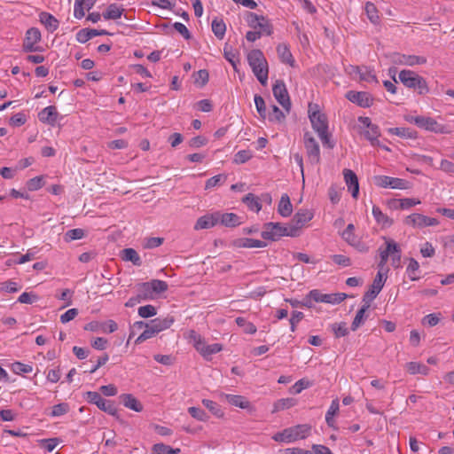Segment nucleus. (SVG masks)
<instances>
[{
	"label": "nucleus",
	"mask_w": 454,
	"mask_h": 454,
	"mask_svg": "<svg viewBox=\"0 0 454 454\" xmlns=\"http://www.w3.org/2000/svg\"><path fill=\"white\" fill-rule=\"evenodd\" d=\"M247 59L254 76L262 86H265L268 81L269 66L262 51L259 49L251 50Z\"/></svg>",
	"instance_id": "obj_1"
},
{
	"label": "nucleus",
	"mask_w": 454,
	"mask_h": 454,
	"mask_svg": "<svg viewBox=\"0 0 454 454\" xmlns=\"http://www.w3.org/2000/svg\"><path fill=\"white\" fill-rule=\"evenodd\" d=\"M174 322L173 316H168L164 318L157 317L152 320L150 324L146 325V329L137 338L135 342L137 344L144 342L160 332L168 329Z\"/></svg>",
	"instance_id": "obj_2"
},
{
	"label": "nucleus",
	"mask_w": 454,
	"mask_h": 454,
	"mask_svg": "<svg viewBox=\"0 0 454 454\" xmlns=\"http://www.w3.org/2000/svg\"><path fill=\"white\" fill-rule=\"evenodd\" d=\"M310 430L311 427L309 425H297L275 434L272 439L276 442H292L298 439H305L309 434Z\"/></svg>",
	"instance_id": "obj_3"
},
{
	"label": "nucleus",
	"mask_w": 454,
	"mask_h": 454,
	"mask_svg": "<svg viewBox=\"0 0 454 454\" xmlns=\"http://www.w3.org/2000/svg\"><path fill=\"white\" fill-rule=\"evenodd\" d=\"M399 80L407 88L418 90L419 94L424 95L429 91L426 80L411 70H402Z\"/></svg>",
	"instance_id": "obj_4"
},
{
	"label": "nucleus",
	"mask_w": 454,
	"mask_h": 454,
	"mask_svg": "<svg viewBox=\"0 0 454 454\" xmlns=\"http://www.w3.org/2000/svg\"><path fill=\"white\" fill-rule=\"evenodd\" d=\"M263 231L261 233V237L263 239L277 241L279 240L282 237L289 235V225H283L280 223H273L269 222L263 224Z\"/></svg>",
	"instance_id": "obj_5"
},
{
	"label": "nucleus",
	"mask_w": 454,
	"mask_h": 454,
	"mask_svg": "<svg viewBox=\"0 0 454 454\" xmlns=\"http://www.w3.org/2000/svg\"><path fill=\"white\" fill-rule=\"evenodd\" d=\"M314 216V214L308 209H300L293 216L289 225V235L292 238L299 237L302 227L305 226Z\"/></svg>",
	"instance_id": "obj_6"
},
{
	"label": "nucleus",
	"mask_w": 454,
	"mask_h": 454,
	"mask_svg": "<svg viewBox=\"0 0 454 454\" xmlns=\"http://www.w3.org/2000/svg\"><path fill=\"white\" fill-rule=\"evenodd\" d=\"M85 398L90 403L96 404L99 410L112 416H116L118 413L114 403L111 400L104 399L98 392L88 391L85 393Z\"/></svg>",
	"instance_id": "obj_7"
},
{
	"label": "nucleus",
	"mask_w": 454,
	"mask_h": 454,
	"mask_svg": "<svg viewBox=\"0 0 454 454\" xmlns=\"http://www.w3.org/2000/svg\"><path fill=\"white\" fill-rule=\"evenodd\" d=\"M404 224L412 226L414 228H424L427 226H435L439 224V221L434 217L414 213L408 215L404 221Z\"/></svg>",
	"instance_id": "obj_8"
},
{
	"label": "nucleus",
	"mask_w": 454,
	"mask_h": 454,
	"mask_svg": "<svg viewBox=\"0 0 454 454\" xmlns=\"http://www.w3.org/2000/svg\"><path fill=\"white\" fill-rule=\"evenodd\" d=\"M304 146L306 148L309 162L311 164H318L320 162L319 145L309 132L304 134Z\"/></svg>",
	"instance_id": "obj_9"
},
{
	"label": "nucleus",
	"mask_w": 454,
	"mask_h": 454,
	"mask_svg": "<svg viewBox=\"0 0 454 454\" xmlns=\"http://www.w3.org/2000/svg\"><path fill=\"white\" fill-rule=\"evenodd\" d=\"M272 92L277 101L286 112H289L291 108V101L284 81L277 80L272 87Z\"/></svg>",
	"instance_id": "obj_10"
},
{
	"label": "nucleus",
	"mask_w": 454,
	"mask_h": 454,
	"mask_svg": "<svg viewBox=\"0 0 454 454\" xmlns=\"http://www.w3.org/2000/svg\"><path fill=\"white\" fill-rule=\"evenodd\" d=\"M41 40V32L36 27L29 28L23 42L22 49L25 52L41 51L43 49L35 44Z\"/></svg>",
	"instance_id": "obj_11"
},
{
	"label": "nucleus",
	"mask_w": 454,
	"mask_h": 454,
	"mask_svg": "<svg viewBox=\"0 0 454 454\" xmlns=\"http://www.w3.org/2000/svg\"><path fill=\"white\" fill-rule=\"evenodd\" d=\"M374 183L377 186L382 188L393 189H407L409 188V182L405 179L391 177L387 176H374Z\"/></svg>",
	"instance_id": "obj_12"
},
{
	"label": "nucleus",
	"mask_w": 454,
	"mask_h": 454,
	"mask_svg": "<svg viewBox=\"0 0 454 454\" xmlns=\"http://www.w3.org/2000/svg\"><path fill=\"white\" fill-rule=\"evenodd\" d=\"M419 128L436 134H450L451 132L448 125L439 123L432 117L422 116Z\"/></svg>",
	"instance_id": "obj_13"
},
{
	"label": "nucleus",
	"mask_w": 454,
	"mask_h": 454,
	"mask_svg": "<svg viewBox=\"0 0 454 454\" xmlns=\"http://www.w3.org/2000/svg\"><path fill=\"white\" fill-rule=\"evenodd\" d=\"M346 98L350 102L356 104L360 107H369L372 105L373 101L371 94L366 91L349 90L347 92Z\"/></svg>",
	"instance_id": "obj_14"
},
{
	"label": "nucleus",
	"mask_w": 454,
	"mask_h": 454,
	"mask_svg": "<svg viewBox=\"0 0 454 454\" xmlns=\"http://www.w3.org/2000/svg\"><path fill=\"white\" fill-rule=\"evenodd\" d=\"M383 286V275L380 271H379L373 280L372 285L370 286L369 290L365 292V294H364L363 302L371 303L380 294Z\"/></svg>",
	"instance_id": "obj_15"
},
{
	"label": "nucleus",
	"mask_w": 454,
	"mask_h": 454,
	"mask_svg": "<svg viewBox=\"0 0 454 454\" xmlns=\"http://www.w3.org/2000/svg\"><path fill=\"white\" fill-rule=\"evenodd\" d=\"M309 117L315 131L318 133L325 132L328 129V121L325 114H321L319 111L311 112V105H309Z\"/></svg>",
	"instance_id": "obj_16"
},
{
	"label": "nucleus",
	"mask_w": 454,
	"mask_h": 454,
	"mask_svg": "<svg viewBox=\"0 0 454 454\" xmlns=\"http://www.w3.org/2000/svg\"><path fill=\"white\" fill-rule=\"evenodd\" d=\"M343 176L348 186V190L351 192L354 199H356L359 194V183L356 173L351 170L345 168L343 170Z\"/></svg>",
	"instance_id": "obj_17"
},
{
	"label": "nucleus",
	"mask_w": 454,
	"mask_h": 454,
	"mask_svg": "<svg viewBox=\"0 0 454 454\" xmlns=\"http://www.w3.org/2000/svg\"><path fill=\"white\" fill-rule=\"evenodd\" d=\"M59 116L56 106H49L38 113V119L41 122L54 126Z\"/></svg>",
	"instance_id": "obj_18"
},
{
	"label": "nucleus",
	"mask_w": 454,
	"mask_h": 454,
	"mask_svg": "<svg viewBox=\"0 0 454 454\" xmlns=\"http://www.w3.org/2000/svg\"><path fill=\"white\" fill-rule=\"evenodd\" d=\"M364 136L368 141H370L372 146L380 147L387 152L390 151V149L387 146L381 145V143L379 140V137H380V130L378 125H371L367 129V130L364 132Z\"/></svg>",
	"instance_id": "obj_19"
},
{
	"label": "nucleus",
	"mask_w": 454,
	"mask_h": 454,
	"mask_svg": "<svg viewBox=\"0 0 454 454\" xmlns=\"http://www.w3.org/2000/svg\"><path fill=\"white\" fill-rule=\"evenodd\" d=\"M394 62L407 66H415L425 64L427 62V59L422 56L395 53Z\"/></svg>",
	"instance_id": "obj_20"
},
{
	"label": "nucleus",
	"mask_w": 454,
	"mask_h": 454,
	"mask_svg": "<svg viewBox=\"0 0 454 454\" xmlns=\"http://www.w3.org/2000/svg\"><path fill=\"white\" fill-rule=\"evenodd\" d=\"M218 223L216 212L207 214L198 218L194 230L200 231L204 229H210Z\"/></svg>",
	"instance_id": "obj_21"
},
{
	"label": "nucleus",
	"mask_w": 454,
	"mask_h": 454,
	"mask_svg": "<svg viewBox=\"0 0 454 454\" xmlns=\"http://www.w3.org/2000/svg\"><path fill=\"white\" fill-rule=\"evenodd\" d=\"M218 223L226 227H236L241 224L240 217L234 213L216 212Z\"/></svg>",
	"instance_id": "obj_22"
},
{
	"label": "nucleus",
	"mask_w": 454,
	"mask_h": 454,
	"mask_svg": "<svg viewBox=\"0 0 454 454\" xmlns=\"http://www.w3.org/2000/svg\"><path fill=\"white\" fill-rule=\"evenodd\" d=\"M123 405L134 411H143V404L131 394H122L119 396Z\"/></svg>",
	"instance_id": "obj_23"
},
{
	"label": "nucleus",
	"mask_w": 454,
	"mask_h": 454,
	"mask_svg": "<svg viewBox=\"0 0 454 454\" xmlns=\"http://www.w3.org/2000/svg\"><path fill=\"white\" fill-rule=\"evenodd\" d=\"M386 243V247L383 249L381 247L379 248L380 257L382 261H387L391 254L398 252L399 245L393 239L383 238Z\"/></svg>",
	"instance_id": "obj_24"
},
{
	"label": "nucleus",
	"mask_w": 454,
	"mask_h": 454,
	"mask_svg": "<svg viewBox=\"0 0 454 454\" xmlns=\"http://www.w3.org/2000/svg\"><path fill=\"white\" fill-rule=\"evenodd\" d=\"M40 22L45 27L49 32H54L58 29L59 22L51 13L43 12L39 15Z\"/></svg>",
	"instance_id": "obj_25"
},
{
	"label": "nucleus",
	"mask_w": 454,
	"mask_h": 454,
	"mask_svg": "<svg viewBox=\"0 0 454 454\" xmlns=\"http://www.w3.org/2000/svg\"><path fill=\"white\" fill-rule=\"evenodd\" d=\"M371 303H364L362 305V307L358 309V311L356 314V317L351 324V330L356 331L358 327L363 325L365 321V319L368 317V314L366 313L368 309L370 308Z\"/></svg>",
	"instance_id": "obj_26"
},
{
	"label": "nucleus",
	"mask_w": 454,
	"mask_h": 454,
	"mask_svg": "<svg viewBox=\"0 0 454 454\" xmlns=\"http://www.w3.org/2000/svg\"><path fill=\"white\" fill-rule=\"evenodd\" d=\"M277 52L280 60L291 67H294V59L288 48L285 43H280L277 46Z\"/></svg>",
	"instance_id": "obj_27"
},
{
	"label": "nucleus",
	"mask_w": 454,
	"mask_h": 454,
	"mask_svg": "<svg viewBox=\"0 0 454 454\" xmlns=\"http://www.w3.org/2000/svg\"><path fill=\"white\" fill-rule=\"evenodd\" d=\"M278 212L283 217H288L293 212V206L290 201V198L286 193L281 196L280 201L278 207Z\"/></svg>",
	"instance_id": "obj_28"
},
{
	"label": "nucleus",
	"mask_w": 454,
	"mask_h": 454,
	"mask_svg": "<svg viewBox=\"0 0 454 454\" xmlns=\"http://www.w3.org/2000/svg\"><path fill=\"white\" fill-rule=\"evenodd\" d=\"M339 410H340L339 399L335 398L334 400L332 401L331 405L325 414L326 424L330 427H333V429H337V427H335V420H334L333 417L339 412Z\"/></svg>",
	"instance_id": "obj_29"
},
{
	"label": "nucleus",
	"mask_w": 454,
	"mask_h": 454,
	"mask_svg": "<svg viewBox=\"0 0 454 454\" xmlns=\"http://www.w3.org/2000/svg\"><path fill=\"white\" fill-rule=\"evenodd\" d=\"M223 395L226 401L233 406L239 407L241 409H247L250 406V402L242 395L228 394H224Z\"/></svg>",
	"instance_id": "obj_30"
},
{
	"label": "nucleus",
	"mask_w": 454,
	"mask_h": 454,
	"mask_svg": "<svg viewBox=\"0 0 454 454\" xmlns=\"http://www.w3.org/2000/svg\"><path fill=\"white\" fill-rule=\"evenodd\" d=\"M123 12V8H121L116 4H111L107 6L102 16L105 20H117L121 17Z\"/></svg>",
	"instance_id": "obj_31"
},
{
	"label": "nucleus",
	"mask_w": 454,
	"mask_h": 454,
	"mask_svg": "<svg viewBox=\"0 0 454 454\" xmlns=\"http://www.w3.org/2000/svg\"><path fill=\"white\" fill-rule=\"evenodd\" d=\"M121 259L126 262H131L136 266L142 265V260L140 256L133 248H124L121 251Z\"/></svg>",
	"instance_id": "obj_32"
},
{
	"label": "nucleus",
	"mask_w": 454,
	"mask_h": 454,
	"mask_svg": "<svg viewBox=\"0 0 454 454\" xmlns=\"http://www.w3.org/2000/svg\"><path fill=\"white\" fill-rule=\"evenodd\" d=\"M387 132L392 135L411 139H416L418 137L417 131L410 128H389Z\"/></svg>",
	"instance_id": "obj_33"
},
{
	"label": "nucleus",
	"mask_w": 454,
	"mask_h": 454,
	"mask_svg": "<svg viewBox=\"0 0 454 454\" xmlns=\"http://www.w3.org/2000/svg\"><path fill=\"white\" fill-rule=\"evenodd\" d=\"M137 295L142 301L154 299V294L151 289L149 282H143L137 286Z\"/></svg>",
	"instance_id": "obj_34"
},
{
	"label": "nucleus",
	"mask_w": 454,
	"mask_h": 454,
	"mask_svg": "<svg viewBox=\"0 0 454 454\" xmlns=\"http://www.w3.org/2000/svg\"><path fill=\"white\" fill-rule=\"evenodd\" d=\"M372 215L379 224L382 227H390L393 224V220L387 215L383 214L380 208L377 206L372 207Z\"/></svg>",
	"instance_id": "obj_35"
},
{
	"label": "nucleus",
	"mask_w": 454,
	"mask_h": 454,
	"mask_svg": "<svg viewBox=\"0 0 454 454\" xmlns=\"http://www.w3.org/2000/svg\"><path fill=\"white\" fill-rule=\"evenodd\" d=\"M242 201L247 206V207L258 213L262 209V204L260 202L259 197H256L253 193H247L243 199Z\"/></svg>",
	"instance_id": "obj_36"
},
{
	"label": "nucleus",
	"mask_w": 454,
	"mask_h": 454,
	"mask_svg": "<svg viewBox=\"0 0 454 454\" xmlns=\"http://www.w3.org/2000/svg\"><path fill=\"white\" fill-rule=\"evenodd\" d=\"M406 369L409 373L414 375V374H422V375H427L429 372V368L420 363L417 362H409L406 364Z\"/></svg>",
	"instance_id": "obj_37"
},
{
	"label": "nucleus",
	"mask_w": 454,
	"mask_h": 454,
	"mask_svg": "<svg viewBox=\"0 0 454 454\" xmlns=\"http://www.w3.org/2000/svg\"><path fill=\"white\" fill-rule=\"evenodd\" d=\"M236 244L239 247H248V248H253V247L262 248V247H265L267 246V244L264 241H262L259 239H248V238L239 239V240H237Z\"/></svg>",
	"instance_id": "obj_38"
},
{
	"label": "nucleus",
	"mask_w": 454,
	"mask_h": 454,
	"mask_svg": "<svg viewBox=\"0 0 454 454\" xmlns=\"http://www.w3.org/2000/svg\"><path fill=\"white\" fill-rule=\"evenodd\" d=\"M212 31L218 39H223L226 32V25L223 20L215 18L212 21Z\"/></svg>",
	"instance_id": "obj_39"
},
{
	"label": "nucleus",
	"mask_w": 454,
	"mask_h": 454,
	"mask_svg": "<svg viewBox=\"0 0 454 454\" xmlns=\"http://www.w3.org/2000/svg\"><path fill=\"white\" fill-rule=\"evenodd\" d=\"M95 36L97 33L94 28H82L76 33V40L81 43H85Z\"/></svg>",
	"instance_id": "obj_40"
},
{
	"label": "nucleus",
	"mask_w": 454,
	"mask_h": 454,
	"mask_svg": "<svg viewBox=\"0 0 454 454\" xmlns=\"http://www.w3.org/2000/svg\"><path fill=\"white\" fill-rule=\"evenodd\" d=\"M260 22L257 24V31L261 32L263 35H271L273 33V27L270 20L265 16H261Z\"/></svg>",
	"instance_id": "obj_41"
},
{
	"label": "nucleus",
	"mask_w": 454,
	"mask_h": 454,
	"mask_svg": "<svg viewBox=\"0 0 454 454\" xmlns=\"http://www.w3.org/2000/svg\"><path fill=\"white\" fill-rule=\"evenodd\" d=\"M365 12H366L368 19L370 20V21L372 24H375V25L379 24L380 16L378 14V10L374 4H372L371 2H367L365 4Z\"/></svg>",
	"instance_id": "obj_42"
},
{
	"label": "nucleus",
	"mask_w": 454,
	"mask_h": 454,
	"mask_svg": "<svg viewBox=\"0 0 454 454\" xmlns=\"http://www.w3.org/2000/svg\"><path fill=\"white\" fill-rule=\"evenodd\" d=\"M202 403L215 417H217V418H223V417L224 412L223 411V410L221 409V406L217 403H215V402H214L212 400L203 399L202 400Z\"/></svg>",
	"instance_id": "obj_43"
},
{
	"label": "nucleus",
	"mask_w": 454,
	"mask_h": 454,
	"mask_svg": "<svg viewBox=\"0 0 454 454\" xmlns=\"http://www.w3.org/2000/svg\"><path fill=\"white\" fill-rule=\"evenodd\" d=\"M153 452L154 454H178L180 449H173L164 443H156L153 446Z\"/></svg>",
	"instance_id": "obj_44"
},
{
	"label": "nucleus",
	"mask_w": 454,
	"mask_h": 454,
	"mask_svg": "<svg viewBox=\"0 0 454 454\" xmlns=\"http://www.w3.org/2000/svg\"><path fill=\"white\" fill-rule=\"evenodd\" d=\"M85 236V231L80 228L67 231L64 235V240L67 243L81 239Z\"/></svg>",
	"instance_id": "obj_45"
},
{
	"label": "nucleus",
	"mask_w": 454,
	"mask_h": 454,
	"mask_svg": "<svg viewBox=\"0 0 454 454\" xmlns=\"http://www.w3.org/2000/svg\"><path fill=\"white\" fill-rule=\"evenodd\" d=\"M330 327L335 338L344 337L348 334V329L345 322L334 323Z\"/></svg>",
	"instance_id": "obj_46"
},
{
	"label": "nucleus",
	"mask_w": 454,
	"mask_h": 454,
	"mask_svg": "<svg viewBox=\"0 0 454 454\" xmlns=\"http://www.w3.org/2000/svg\"><path fill=\"white\" fill-rule=\"evenodd\" d=\"M149 284L151 286V289L154 294V297L159 294L166 292L168 287L167 282L159 279H153L149 281Z\"/></svg>",
	"instance_id": "obj_47"
},
{
	"label": "nucleus",
	"mask_w": 454,
	"mask_h": 454,
	"mask_svg": "<svg viewBox=\"0 0 454 454\" xmlns=\"http://www.w3.org/2000/svg\"><path fill=\"white\" fill-rule=\"evenodd\" d=\"M323 298L325 303L339 304L347 298V294L344 293L325 294Z\"/></svg>",
	"instance_id": "obj_48"
},
{
	"label": "nucleus",
	"mask_w": 454,
	"mask_h": 454,
	"mask_svg": "<svg viewBox=\"0 0 454 454\" xmlns=\"http://www.w3.org/2000/svg\"><path fill=\"white\" fill-rule=\"evenodd\" d=\"M11 369L12 372L19 375L23 373H30L33 371L32 365L23 364L21 362H14L12 364Z\"/></svg>",
	"instance_id": "obj_49"
},
{
	"label": "nucleus",
	"mask_w": 454,
	"mask_h": 454,
	"mask_svg": "<svg viewBox=\"0 0 454 454\" xmlns=\"http://www.w3.org/2000/svg\"><path fill=\"white\" fill-rule=\"evenodd\" d=\"M235 321L239 326L243 327L246 333L254 334L257 331L256 326L253 323L247 322L244 317H239Z\"/></svg>",
	"instance_id": "obj_50"
},
{
	"label": "nucleus",
	"mask_w": 454,
	"mask_h": 454,
	"mask_svg": "<svg viewBox=\"0 0 454 454\" xmlns=\"http://www.w3.org/2000/svg\"><path fill=\"white\" fill-rule=\"evenodd\" d=\"M223 55H224V58L226 59V60H228L231 63L233 69L235 71H238L237 63L239 62V59H238L237 54L233 51V49L231 47H228L226 45L223 49Z\"/></svg>",
	"instance_id": "obj_51"
},
{
	"label": "nucleus",
	"mask_w": 454,
	"mask_h": 454,
	"mask_svg": "<svg viewBox=\"0 0 454 454\" xmlns=\"http://www.w3.org/2000/svg\"><path fill=\"white\" fill-rule=\"evenodd\" d=\"M419 268V262L414 258H410L406 270L411 281H416L419 278V277L416 275V272L418 271Z\"/></svg>",
	"instance_id": "obj_52"
},
{
	"label": "nucleus",
	"mask_w": 454,
	"mask_h": 454,
	"mask_svg": "<svg viewBox=\"0 0 454 454\" xmlns=\"http://www.w3.org/2000/svg\"><path fill=\"white\" fill-rule=\"evenodd\" d=\"M222 349H223V346H222V344H219V343L207 345V347L205 348V350L203 351L201 356L206 360H210L212 355L220 352Z\"/></svg>",
	"instance_id": "obj_53"
},
{
	"label": "nucleus",
	"mask_w": 454,
	"mask_h": 454,
	"mask_svg": "<svg viewBox=\"0 0 454 454\" xmlns=\"http://www.w3.org/2000/svg\"><path fill=\"white\" fill-rule=\"evenodd\" d=\"M209 79V74L206 69H200L194 74V82L200 87L205 86Z\"/></svg>",
	"instance_id": "obj_54"
},
{
	"label": "nucleus",
	"mask_w": 454,
	"mask_h": 454,
	"mask_svg": "<svg viewBox=\"0 0 454 454\" xmlns=\"http://www.w3.org/2000/svg\"><path fill=\"white\" fill-rule=\"evenodd\" d=\"M43 185H44V181H43V177L42 176L33 177V178L29 179L26 184L27 190L30 192L37 191L40 188H42Z\"/></svg>",
	"instance_id": "obj_55"
},
{
	"label": "nucleus",
	"mask_w": 454,
	"mask_h": 454,
	"mask_svg": "<svg viewBox=\"0 0 454 454\" xmlns=\"http://www.w3.org/2000/svg\"><path fill=\"white\" fill-rule=\"evenodd\" d=\"M355 226L353 223L348 224L344 231L342 232V238L349 244L356 245V237L354 234Z\"/></svg>",
	"instance_id": "obj_56"
},
{
	"label": "nucleus",
	"mask_w": 454,
	"mask_h": 454,
	"mask_svg": "<svg viewBox=\"0 0 454 454\" xmlns=\"http://www.w3.org/2000/svg\"><path fill=\"white\" fill-rule=\"evenodd\" d=\"M394 203L399 204V207L401 209H408L413 206L420 204V200H415L412 198H405V199H400V200L394 199Z\"/></svg>",
	"instance_id": "obj_57"
},
{
	"label": "nucleus",
	"mask_w": 454,
	"mask_h": 454,
	"mask_svg": "<svg viewBox=\"0 0 454 454\" xmlns=\"http://www.w3.org/2000/svg\"><path fill=\"white\" fill-rule=\"evenodd\" d=\"M188 412L192 418L199 421H207L209 419L205 411L199 407H190Z\"/></svg>",
	"instance_id": "obj_58"
},
{
	"label": "nucleus",
	"mask_w": 454,
	"mask_h": 454,
	"mask_svg": "<svg viewBox=\"0 0 454 454\" xmlns=\"http://www.w3.org/2000/svg\"><path fill=\"white\" fill-rule=\"evenodd\" d=\"M359 77L362 81H365L368 82H377V77L373 73V70L367 67H362L361 73L359 74Z\"/></svg>",
	"instance_id": "obj_59"
},
{
	"label": "nucleus",
	"mask_w": 454,
	"mask_h": 454,
	"mask_svg": "<svg viewBox=\"0 0 454 454\" xmlns=\"http://www.w3.org/2000/svg\"><path fill=\"white\" fill-rule=\"evenodd\" d=\"M294 405V400L292 398L279 399L274 403L273 412L288 409Z\"/></svg>",
	"instance_id": "obj_60"
},
{
	"label": "nucleus",
	"mask_w": 454,
	"mask_h": 454,
	"mask_svg": "<svg viewBox=\"0 0 454 454\" xmlns=\"http://www.w3.org/2000/svg\"><path fill=\"white\" fill-rule=\"evenodd\" d=\"M156 308L150 304L138 308V315L144 318L153 317L156 315Z\"/></svg>",
	"instance_id": "obj_61"
},
{
	"label": "nucleus",
	"mask_w": 454,
	"mask_h": 454,
	"mask_svg": "<svg viewBox=\"0 0 454 454\" xmlns=\"http://www.w3.org/2000/svg\"><path fill=\"white\" fill-rule=\"evenodd\" d=\"M69 411V405L67 403H61L52 407L51 416L59 417L62 416Z\"/></svg>",
	"instance_id": "obj_62"
},
{
	"label": "nucleus",
	"mask_w": 454,
	"mask_h": 454,
	"mask_svg": "<svg viewBox=\"0 0 454 454\" xmlns=\"http://www.w3.org/2000/svg\"><path fill=\"white\" fill-rule=\"evenodd\" d=\"M27 120V115L23 112H20L11 117L9 123L13 127H20L26 123Z\"/></svg>",
	"instance_id": "obj_63"
},
{
	"label": "nucleus",
	"mask_w": 454,
	"mask_h": 454,
	"mask_svg": "<svg viewBox=\"0 0 454 454\" xmlns=\"http://www.w3.org/2000/svg\"><path fill=\"white\" fill-rule=\"evenodd\" d=\"M252 158V153L249 150L239 151L234 155V162L237 164H243Z\"/></svg>",
	"instance_id": "obj_64"
}]
</instances>
